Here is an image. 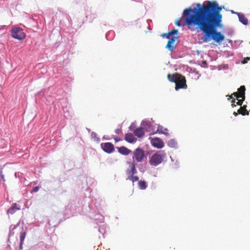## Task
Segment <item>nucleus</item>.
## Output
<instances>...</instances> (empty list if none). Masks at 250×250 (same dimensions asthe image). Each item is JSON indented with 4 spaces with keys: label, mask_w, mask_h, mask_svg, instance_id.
Wrapping results in <instances>:
<instances>
[{
    "label": "nucleus",
    "mask_w": 250,
    "mask_h": 250,
    "mask_svg": "<svg viewBox=\"0 0 250 250\" xmlns=\"http://www.w3.org/2000/svg\"><path fill=\"white\" fill-rule=\"evenodd\" d=\"M128 163L129 165V168H128L126 170V174L129 176L134 175L137 173V170L135 167L136 164L133 162H128Z\"/></svg>",
    "instance_id": "nucleus-13"
},
{
    "label": "nucleus",
    "mask_w": 250,
    "mask_h": 250,
    "mask_svg": "<svg viewBox=\"0 0 250 250\" xmlns=\"http://www.w3.org/2000/svg\"><path fill=\"white\" fill-rule=\"evenodd\" d=\"M103 150L108 153H110L114 151V146L111 143H104L101 144Z\"/></svg>",
    "instance_id": "nucleus-9"
},
{
    "label": "nucleus",
    "mask_w": 250,
    "mask_h": 250,
    "mask_svg": "<svg viewBox=\"0 0 250 250\" xmlns=\"http://www.w3.org/2000/svg\"><path fill=\"white\" fill-rule=\"evenodd\" d=\"M235 102H235V99H233V100H232V101H231V103H232V104H231V106H232V107L235 106V105H236L235 104Z\"/></svg>",
    "instance_id": "nucleus-30"
},
{
    "label": "nucleus",
    "mask_w": 250,
    "mask_h": 250,
    "mask_svg": "<svg viewBox=\"0 0 250 250\" xmlns=\"http://www.w3.org/2000/svg\"><path fill=\"white\" fill-rule=\"evenodd\" d=\"M91 138L95 141H96L97 142H99L100 141V138L99 137H98L97 136V135L96 134V133L94 132H92L91 133Z\"/></svg>",
    "instance_id": "nucleus-22"
},
{
    "label": "nucleus",
    "mask_w": 250,
    "mask_h": 250,
    "mask_svg": "<svg viewBox=\"0 0 250 250\" xmlns=\"http://www.w3.org/2000/svg\"><path fill=\"white\" fill-rule=\"evenodd\" d=\"M229 11L224 5H219L215 0H206L201 4L193 3L191 6L186 8L182 16H222L221 11Z\"/></svg>",
    "instance_id": "nucleus-1"
},
{
    "label": "nucleus",
    "mask_w": 250,
    "mask_h": 250,
    "mask_svg": "<svg viewBox=\"0 0 250 250\" xmlns=\"http://www.w3.org/2000/svg\"><path fill=\"white\" fill-rule=\"evenodd\" d=\"M245 98H239L237 99L238 101L236 103L237 105H241L243 104V101L245 100Z\"/></svg>",
    "instance_id": "nucleus-24"
},
{
    "label": "nucleus",
    "mask_w": 250,
    "mask_h": 250,
    "mask_svg": "<svg viewBox=\"0 0 250 250\" xmlns=\"http://www.w3.org/2000/svg\"><path fill=\"white\" fill-rule=\"evenodd\" d=\"M246 62H244V61H243V62H242V63H246Z\"/></svg>",
    "instance_id": "nucleus-36"
},
{
    "label": "nucleus",
    "mask_w": 250,
    "mask_h": 250,
    "mask_svg": "<svg viewBox=\"0 0 250 250\" xmlns=\"http://www.w3.org/2000/svg\"><path fill=\"white\" fill-rule=\"evenodd\" d=\"M233 115H234L235 116H237V113H236V112H233Z\"/></svg>",
    "instance_id": "nucleus-35"
},
{
    "label": "nucleus",
    "mask_w": 250,
    "mask_h": 250,
    "mask_svg": "<svg viewBox=\"0 0 250 250\" xmlns=\"http://www.w3.org/2000/svg\"><path fill=\"white\" fill-rule=\"evenodd\" d=\"M231 14H236L237 16H244V14H241L240 13L235 12L233 11V10H230Z\"/></svg>",
    "instance_id": "nucleus-25"
},
{
    "label": "nucleus",
    "mask_w": 250,
    "mask_h": 250,
    "mask_svg": "<svg viewBox=\"0 0 250 250\" xmlns=\"http://www.w3.org/2000/svg\"><path fill=\"white\" fill-rule=\"evenodd\" d=\"M139 187L141 189L144 190L146 188V184L145 181H139L138 182Z\"/></svg>",
    "instance_id": "nucleus-20"
},
{
    "label": "nucleus",
    "mask_w": 250,
    "mask_h": 250,
    "mask_svg": "<svg viewBox=\"0 0 250 250\" xmlns=\"http://www.w3.org/2000/svg\"><path fill=\"white\" fill-rule=\"evenodd\" d=\"M233 95H232V94H231V95H230V96H229V98H228V100L229 101L230 100V99H232V98H233Z\"/></svg>",
    "instance_id": "nucleus-32"
},
{
    "label": "nucleus",
    "mask_w": 250,
    "mask_h": 250,
    "mask_svg": "<svg viewBox=\"0 0 250 250\" xmlns=\"http://www.w3.org/2000/svg\"><path fill=\"white\" fill-rule=\"evenodd\" d=\"M118 152L122 155H127L129 154L131 151L125 146H121L117 147Z\"/></svg>",
    "instance_id": "nucleus-14"
},
{
    "label": "nucleus",
    "mask_w": 250,
    "mask_h": 250,
    "mask_svg": "<svg viewBox=\"0 0 250 250\" xmlns=\"http://www.w3.org/2000/svg\"><path fill=\"white\" fill-rule=\"evenodd\" d=\"M168 144L171 146H174L175 145V142L173 140H171L169 141Z\"/></svg>",
    "instance_id": "nucleus-26"
},
{
    "label": "nucleus",
    "mask_w": 250,
    "mask_h": 250,
    "mask_svg": "<svg viewBox=\"0 0 250 250\" xmlns=\"http://www.w3.org/2000/svg\"><path fill=\"white\" fill-rule=\"evenodd\" d=\"M157 132L159 133L165 134L167 136L169 135V133L168 132L167 129L164 128L161 125H159L158 126Z\"/></svg>",
    "instance_id": "nucleus-18"
},
{
    "label": "nucleus",
    "mask_w": 250,
    "mask_h": 250,
    "mask_svg": "<svg viewBox=\"0 0 250 250\" xmlns=\"http://www.w3.org/2000/svg\"><path fill=\"white\" fill-rule=\"evenodd\" d=\"M39 189V187L37 186V187H34L32 191H31V192H37Z\"/></svg>",
    "instance_id": "nucleus-27"
},
{
    "label": "nucleus",
    "mask_w": 250,
    "mask_h": 250,
    "mask_svg": "<svg viewBox=\"0 0 250 250\" xmlns=\"http://www.w3.org/2000/svg\"><path fill=\"white\" fill-rule=\"evenodd\" d=\"M245 90L246 88L244 85L241 86L238 89V91L232 93L237 99L239 98H245Z\"/></svg>",
    "instance_id": "nucleus-12"
},
{
    "label": "nucleus",
    "mask_w": 250,
    "mask_h": 250,
    "mask_svg": "<svg viewBox=\"0 0 250 250\" xmlns=\"http://www.w3.org/2000/svg\"><path fill=\"white\" fill-rule=\"evenodd\" d=\"M185 23V22L184 23V24H181V22H180V21H177L176 22V24L177 25V26H184L185 25H184V24Z\"/></svg>",
    "instance_id": "nucleus-29"
},
{
    "label": "nucleus",
    "mask_w": 250,
    "mask_h": 250,
    "mask_svg": "<svg viewBox=\"0 0 250 250\" xmlns=\"http://www.w3.org/2000/svg\"><path fill=\"white\" fill-rule=\"evenodd\" d=\"M114 140L116 142H119L121 140V139L118 137H115L114 138Z\"/></svg>",
    "instance_id": "nucleus-31"
},
{
    "label": "nucleus",
    "mask_w": 250,
    "mask_h": 250,
    "mask_svg": "<svg viewBox=\"0 0 250 250\" xmlns=\"http://www.w3.org/2000/svg\"><path fill=\"white\" fill-rule=\"evenodd\" d=\"M151 144L152 146L157 148H162L164 146V142L159 138H152Z\"/></svg>",
    "instance_id": "nucleus-11"
},
{
    "label": "nucleus",
    "mask_w": 250,
    "mask_h": 250,
    "mask_svg": "<svg viewBox=\"0 0 250 250\" xmlns=\"http://www.w3.org/2000/svg\"><path fill=\"white\" fill-rule=\"evenodd\" d=\"M233 95H232V94H231V95H230V96H229V98H228V100L229 101L230 100V99H232V98H233Z\"/></svg>",
    "instance_id": "nucleus-33"
},
{
    "label": "nucleus",
    "mask_w": 250,
    "mask_h": 250,
    "mask_svg": "<svg viewBox=\"0 0 250 250\" xmlns=\"http://www.w3.org/2000/svg\"><path fill=\"white\" fill-rule=\"evenodd\" d=\"M239 21L244 25H247L248 21L246 17H238Z\"/></svg>",
    "instance_id": "nucleus-21"
},
{
    "label": "nucleus",
    "mask_w": 250,
    "mask_h": 250,
    "mask_svg": "<svg viewBox=\"0 0 250 250\" xmlns=\"http://www.w3.org/2000/svg\"><path fill=\"white\" fill-rule=\"evenodd\" d=\"M115 132L117 134H119L121 132V130L120 129H116Z\"/></svg>",
    "instance_id": "nucleus-34"
},
{
    "label": "nucleus",
    "mask_w": 250,
    "mask_h": 250,
    "mask_svg": "<svg viewBox=\"0 0 250 250\" xmlns=\"http://www.w3.org/2000/svg\"><path fill=\"white\" fill-rule=\"evenodd\" d=\"M17 229H19V231H20V249H22V244L26 235V232L25 231H23V229L20 228L19 225L14 226L13 228L12 229V231Z\"/></svg>",
    "instance_id": "nucleus-10"
},
{
    "label": "nucleus",
    "mask_w": 250,
    "mask_h": 250,
    "mask_svg": "<svg viewBox=\"0 0 250 250\" xmlns=\"http://www.w3.org/2000/svg\"><path fill=\"white\" fill-rule=\"evenodd\" d=\"M161 36L168 39L166 48L171 51H173L176 47L179 41L178 31L177 29H173L168 33H164Z\"/></svg>",
    "instance_id": "nucleus-3"
},
{
    "label": "nucleus",
    "mask_w": 250,
    "mask_h": 250,
    "mask_svg": "<svg viewBox=\"0 0 250 250\" xmlns=\"http://www.w3.org/2000/svg\"><path fill=\"white\" fill-rule=\"evenodd\" d=\"M0 181H2L3 182H4L5 181L4 179V176L2 174L1 172L0 173Z\"/></svg>",
    "instance_id": "nucleus-28"
},
{
    "label": "nucleus",
    "mask_w": 250,
    "mask_h": 250,
    "mask_svg": "<svg viewBox=\"0 0 250 250\" xmlns=\"http://www.w3.org/2000/svg\"><path fill=\"white\" fill-rule=\"evenodd\" d=\"M11 233H13V234H14L15 232L14 231H11Z\"/></svg>",
    "instance_id": "nucleus-37"
},
{
    "label": "nucleus",
    "mask_w": 250,
    "mask_h": 250,
    "mask_svg": "<svg viewBox=\"0 0 250 250\" xmlns=\"http://www.w3.org/2000/svg\"><path fill=\"white\" fill-rule=\"evenodd\" d=\"M11 35L14 38L20 41L24 40L26 37L21 28L15 26L11 30Z\"/></svg>",
    "instance_id": "nucleus-7"
},
{
    "label": "nucleus",
    "mask_w": 250,
    "mask_h": 250,
    "mask_svg": "<svg viewBox=\"0 0 250 250\" xmlns=\"http://www.w3.org/2000/svg\"><path fill=\"white\" fill-rule=\"evenodd\" d=\"M20 208L17 203H14L12 204L11 208L7 210V213L9 214H13L16 212V210H19Z\"/></svg>",
    "instance_id": "nucleus-17"
},
{
    "label": "nucleus",
    "mask_w": 250,
    "mask_h": 250,
    "mask_svg": "<svg viewBox=\"0 0 250 250\" xmlns=\"http://www.w3.org/2000/svg\"><path fill=\"white\" fill-rule=\"evenodd\" d=\"M185 23L188 28L192 26H197L205 34V39L218 28H222V17H185Z\"/></svg>",
    "instance_id": "nucleus-2"
},
{
    "label": "nucleus",
    "mask_w": 250,
    "mask_h": 250,
    "mask_svg": "<svg viewBox=\"0 0 250 250\" xmlns=\"http://www.w3.org/2000/svg\"><path fill=\"white\" fill-rule=\"evenodd\" d=\"M165 156V153L159 151L153 154L150 158L149 164L152 166H157L161 164Z\"/></svg>",
    "instance_id": "nucleus-5"
},
{
    "label": "nucleus",
    "mask_w": 250,
    "mask_h": 250,
    "mask_svg": "<svg viewBox=\"0 0 250 250\" xmlns=\"http://www.w3.org/2000/svg\"><path fill=\"white\" fill-rule=\"evenodd\" d=\"M134 133L138 137H142L145 134L144 128L142 127H139L134 131Z\"/></svg>",
    "instance_id": "nucleus-16"
},
{
    "label": "nucleus",
    "mask_w": 250,
    "mask_h": 250,
    "mask_svg": "<svg viewBox=\"0 0 250 250\" xmlns=\"http://www.w3.org/2000/svg\"><path fill=\"white\" fill-rule=\"evenodd\" d=\"M167 79L170 82L175 83V89L176 90L180 89H186L188 87L185 77L179 73L168 74Z\"/></svg>",
    "instance_id": "nucleus-4"
},
{
    "label": "nucleus",
    "mask_w": 250,
    "mask_h": 250,
    "mask_svg": "<svg viewBox=\"0 0 250 250\" xmlns=\"http://www.w3.org/2000/svg\"><path fill=\"white\" fill-rule=\"evenodd\" d=\"M246 105L241 106L240 109H239L237 111L238 113L242 115H248L249 114V112L246 109Z\"/></svg>",
    "instance_id": "nucleus-19"
},
{
    "label": "nucleus",
    "mask_w": 250,
    "mask_h": 250,
    "mask_svg": "<svg viewBox=\"0 0 250 250\" xmlns=\"http://www.w3.org/2000/svg\"><path fill=\"white\" fill-rule=\"evenodd\" d=\"M184 17L182 16V17H181V19H183Z\"/></svg>",
    "instance_id": "nucleus-38"
},
{
    "label": "nucleus",
    "mask_w": 250,
    "mask_h": 250,
    "mask_svg": "<svg viewBox=\"0 0 250 250\" xmlns=\"http://www.w3.org/2000/svg\"><path fill=\"white\" fill-rule=\"evenodd\" d=\"M209 38H212L216 42L219 43L224 40L225 36L220 32H218L217 29H215L211 33L207 36L204 39V41H207V39Z\"/></svg>",
    "instance_id": "nucleus-8"
},
{
    "label": "nucleus",
    "mask_w": 250,
    "mask_h": 250,
    "mask_svg": "<svg viewBox=\"0 0 250 250\" xmlns=\"http://www.w3.org/2000/svg\"><path fill=\"white\" fill-rule=\"evenodd\" d=\"M128 179L132 181L133 183L134 182L138 181L139 180V177L137 176H134L132 175L131 176H129L128 177Z\"/></svg>",
    "instance_id": "nucleus-23"
},
{
    "label": "nucleus",
    "mask_w": 250,
    "mask_h": 250,
    "mask_svg": "<svg viewBox=\"0 0 250 250\" xmlns=\"http://www.w3.org/2000/svg\"><path fill=\"white\" fill-rule=\"evenodd\" d=\"M125 140L126 141L132 143L136 141V139L134 137L132 133H127L125 135Z\"/></svg>",
    "instance_id": "nucleus-15"
},
{
    "label": "nucleus",
    "mask_w": 250,
    "mask_h": 250,
    "mask_svg": "<svg viewBox=\"0 0 250 250\" xmlns=\"http://www.w3.org/2000/svg\"><path fill=\"white\" fill-rule=\"evenodd\" d=\"M145 158V151L141 148L135 149L133 152L132 162L136 163H141Z\"/></svg>",
    "instance_id": "nucleus-6"
}]
</instances>
